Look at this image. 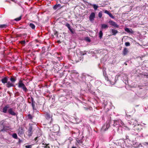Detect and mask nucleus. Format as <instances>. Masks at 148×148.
I'll return each instance as SVG.
<instances>
[{
    "instance_id": "nucleus-28",
    "label": "nucleus",
    "mask_w": 148,
    "mask_h": 148,
    "mask_svg": "<svg viewBox=\"0 0 148 148\" xmlns=\"http://www.w3.org/2000/svg\"><path fill=\"white\" fill-rule=\"evenodd\" d=\"M104 12L105 13H106L107 14H108V15L110 13L107 10H106L104 11Z\"/></svg>"
},
{
    "instance_id": "nucleus-11",
    "label": "nucleus",
    "mask_w": 148,
    "mask_h": 148,
    "mask_svg": "<svg viewBox=\"0 0 148 148\" xmlns=\"http://www.w3.org/2000/svg\"><path fill=\"white\" fill-rule=\"evenodd\" d=\"M8 26V25L6 24L0 25V28H6Z\"/></svg>"
},
{
    "instance_id": "nucleus-5",
    "label": "nucleus",
    "mask_w": 148,
    "mask_h": 148,
    "mask_svg": "<svg viewBox=\"0 0 148 148\" xmlns=\"http://www.w3.org/2000/svg\"><path fill=\"white\" fill-rule=\"evenodd\" d=\"M6 83V86L8 88H9L14 86V84L12 82H7Z\"/></svg>"
},
{
    "instance_id": "nucleus-10",
    "label": "nucleus",
    "mask_w": 148,
    "mask_h": 148,
    "mask_svg": "<svg viewBox=\"0 0 148 148\" xmlns=\"http://www.w3.org/2000/svg\"><path fill=\"white\" fill-rule=\"evenodd\" d=\"M10 81L11 82L14 84V82L16 81V77H11L10 79Z\"/></svg>"
},
{
    "instance_id": "nucleus-19",
    "label": "nucleus",
    "mask_w": 148,
    "mask_h": 148,
    "mask_svg": "<svg viewBox=\"0 0 148 148\" xmlns=\"http://www.w3.org/2000/svg\"><path fill=\"white\" fill-rule=\"evenodd\" d=\"M60 4H58L56 5H55V6H54L53 8L55 9H56L58 7H60Z\"/></svg>"
},
{
    "instance_id": "nucleus-4",
    "label": "nucleus",
    "mask_w": 148,
    "mask_h": 148,
    "mask_svg": "<svg viewBox=\"0 0 148 148\" xmlns=\"http://www.w3.org/2000/svg\"><path fill=\"white\" fill-rule=\"evenodd\" d=\"M95 14L94 12H92L89 17V20L91 21H92L95 18Z\"/></svg>"
},
{
    "instance_id": "nucleus-22",
    "label": "nucleus",
    "mask_w": 148,
    "mask_h": 148,
    "mask_svg": "<svg viewBox=\"0 0 148 148\" xmlns=\"http://www.w3.org/2000/svg\"><path fill=\"white\" fill-rule=\"evenodd\" d=\"M27 118L29 119H31L32 118V117L31 114H28L27 116Z\"/></svg>"
},
{
    "instance_id": "nucleus-6",
    "label": "nucleus",
    "mask_w": 148,
    "mask_h": 148,
    "mask_svg": "<svg viewBox=\"0 0 148 148\" xmlns=\"http://www.w3.org/2000/svg\"><path fill=\"white\" fill-rule=\"evenodd\" d=\"M8 77H6L1 79V82L4 84L6 83L8 80Z\"/></svg>"
},
{
    "instance_id": "nucleus-25",
    "label": "nucleus",
    "mask_w": 148,
    "mask_h": 148,
    "mask_svg": "<svg viewBox=\"0 0 148 148\" xmlns=\"http://www.w3.org/2000/svg\"><path fill=\"white\" fill-rule=\"evenodd\" d=\"M66 26L69 29H71V28L70 27V25L69 24H68V23L66 24Z\"/></svg>"
},
{
    "instance_id": "nucleus-32",
    "label": "nucleus",
    "mask_w": 148,
    "mask_h": 148,
    "mask_svg": "<svg viewBox=\"0 0 148 148\" xmlns=\"http://www.w3.org/2000/svg\"><path fill=\"white\" fill-rule=\"evenodd\" d=\"M21 19V17H19V21Z\"/></svg>"
},
{
    "instance_id": "nucleus-14",
    "label": "nucleus",
    "mask_w": 148,
    "mask_h": 148,
    "mask_svg": "<svg viewBox=\"0 0 148 148\" xmlns=\"http://www.w3.org/2000/svg\"><path fill=\"white\" fill-rule=\"evenodd\" d=\"M112 31L113 34V35H115L116 34H117L118 32L117 30L114 29H112Z\"/></svg>"
},
{
    "instance_id": "nucleus-13",
    "label": "nucleus",
    "mask_w": 148,
    "mask_h": 148,
    "mask_svg": "<svg viewBox=\"0 0 148 148\" xmlns=\"http://www.w3.org/2000/svg\"><path fill=\"white\" fill-rule=\"evenodd\" d=\"M128 51L127 48H125L123 51V54L124 55H126Z\"/></svg>"
},
{
    "instance_id": "nucleus-29",
    "label": "nucleus",
    "mask_w": 148,
    "mask_h": 148,
    "mask_svg": "<svg viewBox=\"0 0 148 148\" xmlns=\"http://www.w3.org/2000/svg\"><path fill=\"white\" fill-rule=\"evenodd\" d=\"M70 30V32L72 33H73V30H72V29H69Z\"/></svg>"
},
{
    "instance_id": "nucleus-23",
    "label": "nucleus",
    "mask_w": 148,
    "mask_h": 148,
    "mask_svg": "<svg viewBox=\"0 0 148 148\" xmlns=\"http://www.w3.org/2000/svg\"><path fill=\"white\" fill-rule=\"evenodd\" d=\"M21 43L23 45H25V40L22 41L20 42H19V43Z\"/></svg>"
},
{
    "instance_id": "nucleus-12",
    "label": "nucleus",
    "mask_w": 148,
    "mask_h": 148,
    "mask_svg": "<svg viewBox=\"0 0 148 148\" xmlns=\"http://www.w3.org/2000/svg\"><path fill=\"white\" fill-rule=\"evenodd\" d=\"M108 27V26L107 25L105 24H103L101 25V28L102 29H106Z\"/></svg>"
},
{
    "instance_id": "nucleus-26",
    "label": "nucleus",
    "mask_w": 148,
    "mask_h": 148,
    "mask_svg": "<svg viewBox=\"0 0 148 148\" xmlns=\"http://www.w3.org/2000/svg\"><path fill=\"white\" fill-rule=\"evenodd\" d=\"M25 147L26 148H31L32 146V145H26Z\"/></svg>"
},
{
    "instance_id": "nucleus-2",
    "label": "nucleus",
    "mask_w": 148,
    "mask_h": 148,
    "mask_svg": "<svg viewBox=\"0 0 148 148\" xmlns=\"http://www.w3.org/2000/svg\"><path fill=\"white\" fill-rule=\"evenodd\" d=\"M32 127L30 126L29 127L28 131L26 132V134L29 136H31L33 133Z\"/></svg>"
},
{
    "instance_id": "nucleus-33",
    "label": "nucleus",
    "mask_w": 148,
    "mask_h": 148,
    "mask_svg": "<svg viewBox=\"0 0 148 148\" xmlns=\"http://www.w3.org/2000/svg\"><path fill=\"white\" fill-rule=\"evenodd\" d=\"M72 148H76V147H72Z\"/></svg>"
},
{
    "instance_id": "nucleus-30",
    "label": "nucleus",
    "mask_w": 148,
    "mask_h": 148,
    "mask_svg": "<svg viewBox=\"0 0 148 148\" xmlns=\"http://www.w3.org/2000/svg\"><path fill=\"white\" fill-rule=\"evenodd\" d=\"M15 20L16 21H18V18H16L15 19Z\"/></svg>"
},
{
    "instance_id": "nucleus-9",
    "label": "nucleus",
    "mask_w": 148,
    "mask_h": 148,
    "mask_svg": "<svg viewBox=\"0 0 148 148\" xmlns=\"http://www.w3.org/2000/svg\"><path fill=\"white\" fill-rule=\"evenodd\" d=\"M125 31L128 33H133V31L131 29H130L128 28H125Z\"/></svg>"
},
{
    "instance_id": "nucleus-1",
    "label": "nucleus",
    "mask_w": 148,
    "mask_h": 148,
    "mask_svg": "<svg viewBox=\"0 0 148 148\" xmlns=\"http://www.w3.org/2000/svg\"><path fill=\"white\" fill-rule=\"evenodd\" d=\"M19 87H21L25 92H26L27 89L25 85L21 82L19 81Z\"/></svg>"
},
{
    "instance_id": "nucleus-18",
    "label": "nucleus",
    "mask_w": 148,
    "mask_h": 148,
    "mask_svg": "<svg viewBox=\"0 0 148 148\" xmlns=\"http://www.w3.org/2000/svg\"><path fill=\"white\" fill-rule=\"evenodd\" d=\"M93 8H94L95 10H96L98 8V6L96 4H94L93 5Z\"/></svg>"
},
{
    "instance_id": "nucleus-17",
    "label": "nucleus",
    "mask_w": 148,
    "mask_h": 148,
    "mask_svg": "<svg viewBox=\"0 0 148 148\" xmlns=\"http://www.w3.org/2000/svg\"><path fill=\"white\" fill-rule=\"evenodd\" d=\"M12 136L13 138L15 139L17 138V136L16 134H13V135H12Z\"/></svg>"
},
{
    "instance_id": "nucleus-20",
    "label": "nucleus",
    "mask_w": 148,
    "mask_h": 148,
    "mask_svg": "<svg viewBox=\"0 0 148 148\" xmlns=\"http://www.w3.org/2000/svg\"><path fill=\"white\" fill-rule=\"evenodd\" d=\"M102 15V13L101 12H99L98 14V16L99 17L101 18V17Z\"/></svg>"
},
{
    "instance_id": "nucleus-8",
    "label": "nucleus",
    "mask_w": 148,
    "mask_h": 148,
    "mask_svg": "<svg viewBox=\"0 0 148 148\" xmlns=\"http://www.w3.org/2000/svg\"><path fill=\"white\" fill-rule=\"evenodd\" d=\"M9 108L8 105H7L5 106L3 109V112L4 113H6L8 109Z\"/></svg>"
},
{
    "instance_id": "nucleus-27",
    "label": "nucleus",
    "mask_w": 148,
    "mask_h": 148,
    "mask_svg": "<svg viewBox=\"0 0 148 148\" xmlns=\"http://www.w3.org/2000/svg\"><path fill=\"white\" fill-rule=\"evenodd\" d=\"M125 46H129L130 45V43L128 42H126L125 43Z\"/></svg>"
},
{
    "instance_id": "nucleus-21",
    "label": "nucleus",
    "mask_w": 148,
    "mask_h": 148,
    "mask_svg": "<svg viewBox=\"0 0 148 148\" xmlns=\"http://www.w3.org/2000/svg\"><path fill=\"white\" fill-rule=\"evenodd\" d=\"M85 40H86L88 42H90V40L89 38L88 37H86L85 38Z\"/></svg>"
},
{
    "instance_id": "nucleus-24",
    "label": "nucleus",
    "mask_w": 148,
    "mask_h": 148,
    "mask_svg": "<svg viewBox=\"0 0 148 148\" xmlns=\"http://www.w3.org/2000/svg\"><path fill=\"white\" fill-rule=\"evenodd\" d=\"M108 15L111 18H114V17L113 16V15L111 13H110Z\"/></svg>"
},
{
    "instance_id": "nucleus-15",
    "label": "nucleus",
    "mask_w": 148,
    "mask_h": 148,
    "mask_svg": "<svg viewBox=\"0 0 148 148\" xmlns=\"http://www.w3.org/2000/svg\"><path fill=\"white\" fill-rule=\"evenodd\" d=\"M103 33L102 31H100L99 33V37L100 38H101L102 37Z\"/></svg>"
},
{
    "instance_id": "nucleus-31",
    "label": "nucleus",
    "mask_w": 148,
    "mask_h": 148,
    "mask_svg": "<svg viewBox=\"0 0 148 148\" xmlns=\"http://www.w3.org/2000/svg\"><path fill=\"white\" fill-rule=\"evenodd\" d=\"M145 76L147 77L148 78V74L145 75Z\"/></svg>"
},
{
    "instance_id": "nucleus-34",
    "label": "nucleus",
    "mask_w": 148,
    "mask_h": 148,
    "mask_svg": "<svg viewBox=\"0 0 148 148\" xmlns=\"http://www.w3.org/2000/svg\"><path fill=\"white\" fill-rule=\"evenodd\" d=\"M4 131V128L3 129H2V130H1V131Z\"/></svg>"
},
{
    "instance_id": "nucleus-3",
    "label": "nucleus",
    "mask_w": 148,
    "mask_h": 148,
    "mask_svg": "<svg viewBox=\"0 0 148 148\" xmlns=\"http://www.w3.org/2000/svg\"><path fill=\"white\" fill-rule=\"evenodd\" d=\"M108 23L111 25L112 26L114 27L118 28L119 27V25L115 22L112 21H109Z\"/></svg>"
},
{
    "instance_id": "nucleus-7",
    "label": "nucleus",
    "mask_w": 148,
    "mask_h": 148,
    "mask_svg": "<svg viewBox=\"0 0 148 148\" xmlns=\"http://www.w3.org/2000/svg\"><path fill=\"white\" fill-rule=\"evenodd\" d=\"M8 112L10 114L12 115H15L16 114V113L13 111L12 108L9 109L8 111Z\"/></svg>"
},
{
    "instance_id": "nucleus-16",
    "label": "nucleus",
    "mask_w": 148,
    "mask_h": 148,
    "mask_svg": "<svg viewBox=\"0 0 148 148\" xmlns=\"http://www.w3.org/2000/svg\"><path fill=\"white\" fill-rule=\"evenodd\" d=\"M29 26L32 29H34L35 28V26L34 24L32 23H30L29 24Z\"/></svg>"
}]
</instances>
